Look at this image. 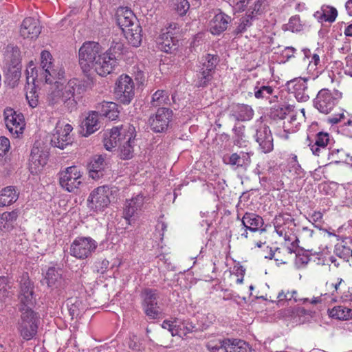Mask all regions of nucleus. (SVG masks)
Here are the masks:
<instances>
[{
  "label": "nucleus",
  "instance_id": "1",
  "mask_svg": "<svg viewBox=\"0 0 352 352\" xmlns=\"http://www.w3.org/2000/svg\"><path fill=\"white\" fill-rule=\"evenodd\" d=\"M72 129L69 124H65L63 129L56 126L55 132L45 137V142L41 140L34 142L29 162V170L31 174H38L46 165L50 154L49 144L64 149L66 146L72 143L70 133Z\"/></svg>",
  "mask_w": 352,
  "mask_h": 352
},
{
  "label": "nucleus",
  "instance_id": "2",
  "mask_svg": "<svg viewBox=\"0 0 352 352\" xmlns=\"http://www.w3.org/2000/svg\"><path fill=\"white\" fill-rule=\"evenodd\" d=\"M113 64L114 60L111 58L107 60L98 43L85 42L79 50V65L82 72L88 77L91 69L102 76L109 74L112 72Z\"/></svg>",
  "mask_w": 352,
  "mask_h": 352
},
{
  "label": "nucleus",
  "instance_id": "3",
  "mask_svg": "<svg viewBox=\"0 0 352 352\" xmlns=\"http://www.w3.org/2000/svg\"><path fill=\"white\" fill-rule=\"evenodd\" d=\"M36 304L33 283L28 278L23 282V340L32 339L37 333L40 323L38 313L32 309Z\"/></svg>",
  "mask_w": 352,
  "mask_h": 352
},
{
  "label": "nucleus",
  "instance_id": "4",
  "mask_svg": "<svg viewBox=\"0 0 352 352\" xmlns=\"http://www.w3.org/2000/svg\"><path fill=\"white\" fill-rule=\"evenodd\" d=\"M81 89L80 81L76 78L71 79L63 87L62 84L53 85L49 89L47 101L50 105H54L62 101L70 111L76 108L77 101L74 99L76 93L80 94Z\"/></svg>",
  "mask_w": 352,
  "mask_h": 352
},
{
  "label": "nucleus",
  "instance_id": "5",
  "mask_svg": "<svg viewBox=\"0 0 352 352\" xmlns=\"http://www.w3.org/2000/svg\"><path fill=\"white\" fill-rule=\"evenodd\" d=\"M6 59L8 67L6 78L8 85L14 87L19 82L22 68V56L19 47L8 45L6 49Z\"/></svg>",
  "mask_w": 352,
  "mask_h": 352
},
{
  "label": "nucleus",
  "instance_id": "6",
  "mask_svg": "<svg viewBox=\"0 0 352 352\" xmlns=\"http://www.w3.org/2000/svg\"><path fill=\"white\" fill-rule=\"evenodd\" d=\"M340 96L341 94L322 89L318 91L314 99V105L320 113L328 114L338 104Z\"/></svg>",
  "mask_w": 352,
  "mask_h": 352
},
{
  "label": "nucleus",
  "instance_id": "7",
  "mask_svg": "<svg viewBox=\"0 0 352 352\" xmlns=\"http://www.w3.org/2000/svg\"><path fill=\"white\" fill-rule=\"evenodd\" d=\"M135 86L132 78L128 75H122L116 82V98L119 102L129 104L135 95Z\"/></svg>",
  "mask_w": 352,
  "mask_h": 352
},
{
  "label": "nucleus",
  "instance_id": "8",
  "mask_svg": "<svg viewBox=\"0 0 352 352\" xmlns=\"http://www.w3.org/2000/svg\"><path fill=\"white\" fill-rule=\"evenodd\" d=\"M97 246L96 241L91 237H78L70 245V254L77 258L85 259L91 255Z\"/></svg>",
  "mask_w": 352,
  "mask_h": 352
},
{
  "label": "nucleus",
  "instance_id": "9",
  "mask_svg": "<svg viewBox=\"0 0 352 352\" xmlns=\"http://www.w3.org/2000/svg\"><path fill=\"white\" fill-rule=\"evenodd\" d=\"M111 192L107 186H99L94 189L87 199L89 208L95 212L103 211L110 203L109 195Z\"/></svg>",
  "mask_w": 352,
  "mask_h": 352
},
{
  "label": "nucleus",
  "instance_id": "10",
  "mask_svg": "<svg viewBox=\"0 0 352 352\" xmlns=\"http://www.w3.org/2000/svg\"><path fill=\"white\" fill-rule=\"evenodd\" d=\"M81 178L82 174L78 168L75 166H69L60 173L59 184L65 190L74 192L82 183Z\"/></svg>",
  "mask_w": 352,
  "mask_h": 352
},
{
  "label": "nucleus",
  "instance_id": "11",
  "mask_svg": "<svg viewBox=\"0 0 352 352\" xmlns=\"http://www.w3.org/2000/svg\"><path fill=\"white\" fill-rule=\"evenodd\" d=\"M172 116V110L164 107L159 108L155 116L149 118L151 129L155 133L165 131L168 129Z\"/></svg>",
  "mask_w": 352,
  "mask_h": 352
},
{
  "label": "nucleus",
  "instance_id": "12",
  "mask_svg": "<svg viewBox=\"0 0 352 352\" xmlns=\"http://www.w3.org/2000/svg\"><path fill=\"white\" fill-rule=\"evenodd\" d=\"M3 115L7 129L14 138H19V135L22 134V125L21 124L22 118L21 115L17 114L13 109L10 107L5 109Z\"/></svg>",
  "mask_w": 352,
  "mask_h": 352
},
{
  "label": "nucleus",
  "instance_id": "13",
  "mask_svg": "<svg viewBox=\"0 0 352 352\" xmlns=\"http://www.w3.org/2000/svg\"><path fill=\"white\" fill-rule=\"evenodd\" d=\"M288 85L293 86L295 97L298 102H306L315 94V91L308 86L305 78H295L289 81Z\"/></svg>",
  "mask_w": 352,
  "mask_h": 352
},
{
  "label": "nucleus",
  "instance_id": "14",
  "mask_svg": "<svg viewBox=\"0 0 352 352\" xmlns=\"http://www.w3.org/2000/svg\"><path fill=\"white\" fill-rule=\"evenodd\" d=\"M256 141L264 153H270L273 150V138L268 126L260 127L256 130Z\"/></svg>",
  "mask_w": 352,
  "mask_h": 352
},
{
  "label": "nucleus",
  "instance_id": "15",
  "mask_svg": "<svg viewBox=\"0 0 352 352\" xmlns=\"http://www.w3.org/2000/svg\"><path fill=\"white\" fill-rule=\"evenodd\" d=\"M99 116H100L99 109L89 113V115L81 124V133L83 136L87 137L100 129Z\"/></svg>",
  "mask_w": 352,
  "mask_h": 352
},
{
  "label": "nucleus",
  "instance_id": "16",
  "mask_svg": "<svg viewBox=\"0 0 352 352\" xmlns=\"http://www.w3.org/2000/svg\"><path fill=\"white\" fill-rule=\"evenodd\" d=\"M42 75L45 82L50 85L61 84L59 80L65 78V70L62 65H52L45 69Z\"/></svg>",
  "mask_w": 352,
  "mask_h": 352
},
{
  "label": "nucleus",
  "instance_id": "17",
  "mask_svg": "<svg viewBox=\"0 0 352 352\" xmlns=\"http://www.w3.org/2000/svg\"><path fill=\"white\" fill-rule=\"evenodd\" d=\"M329 134L326 132H319L316 134L315 142L311 146V150L314 155L316 156H326L328 151L327 146L329 144Z\"/></svg>",
  "mask_w": 352,
  "mask_h": 352
},
{
  "label": "nucleus",
  "instance_id": "18",
  "mask_svg": "<svg viewBox=\"0 0 352 352\" xmlns=\"http://www.w3.org/2000/svg\"><path fill=\"white\" fill-rule=\"evenodd\" d=\"M117 23L124 32L126 29L133 28L134 24H139V21L133 12L127 8H122L117 13Z\"/></svg>",
  "mask_w": 352,
  "mask_h": 352
},
{
  "label": "nucleus",
  "instance_id": "19",
  "mask_svg": "<svg viewBox=\"0 0 352 352\" xmlns=\"http://www.w3.org/2000/svg\"><path fill=\"white\" fill-rule=\"evenodd\" d=\"M41 31L39 21L33 17H28L23 19V38H36Z\"/></svg>",
  "mask_w": 352,
  "mask_h": 352
},
{
  "label": "nucleus",
  "instance_id": "20",
  "mask_svg": "<svg viewBox=\"0 0 352 352\" xmlns=\"http://www.w3.org/2000/svg\"><path fill=\"white\" fill-rule=\"evenodd\" d=\"M230 17L227 14L220 12L217 14L210 23V32L214 35H219L224 32L227 28Z\"/></svg>",
  "mask_w": 352,
  "mask_h": 352
},
{
  "label": "nucleus",
  "instance_id": "21",
  "mask_svg": "<svg viewBox=\"0 0 352 352\" xmlns=\"http://www.w3.org/2000/svg\"><path fill=\"white\" fill-rule=\"evenodd\" d=\"M242 226L251 232H255L263 226L264 221L263 218L251 212H245L241 219Z\"/></svg>",
  "mask_w": 352,
  "mask_h": 352
},
{
  "label": "nucleus",
  "instance_id": "22",
  "mask_svg": "<svg viewBox=\"0 0 352 352\" xmlns=\"http://www.w3.org/2000/svg\"><path fill=\"white\" fill-rule=\"evenodd\" d=\"M160 49L166 53H173L179 47V40L170 32L163 33L159 38Z\"/></svg>",
  "mask_w": 352,
  "mask_h": 352
},
{
  "label": "nucleus",
  "instance_id": "23",
  "mask_svg": "<svg viewBox=\"0 0 352 352\" xmlns=\"http://www.w3.org/2000/svg\"><path fill=\"white\" fill-rule=\"evenodd\" d=\"M106 165V162L102 155L95 156L89 164V176L94 179L102 178L104 174Z\"/></svg>",
  "mask_w": 352,
  "mask_h": 352
},
{
  "label": "nucleus",
  "instance_id": "24",
  "mask_svg": "<svg viewBox=\"0 0 352 352\" xmlns=\"http://www.w3.org/2000/svg\"><path fill=\"white\" fill-rule=\"evenodd\" d=\"M144 204V198L142 195H138L131 199L126 200L124 214L126 219L129 220L138 210H141Z\"/></svg>",
  "mask_w": 352,
  "mask_h": 352
},
{
  "label": "nucleus",
  "instance_id": "25",
  "mask_svg": "<svg viewBox=\"0 0 352 352\" xmlns=\"http://www.w3.org/2000/svg\"><path fill=\"white\" fill-rule=\"evenodd\" d=\"M118 107V104L115 102L103 101L99 104L98 109H99L100 116L114 120L118 117L120 113Z\"/></svg>",
  "mask_w": 352,
  "mask_h": 352
},
{
  "label": "nucleus",
  "instance_id": "26",
  "mask_svg": "<svg viewBox=\"0 0 352 352\" xmlns=\"http://www.w3.org/2000/svg\"><path fill=\"white\" fill-rule=\"evenodd\" d=\"M129 43L133 47H138L142 42V28L140 24H134L133 28L123 32Z\"/></svg>",
  "mask_w": 352,
  "mask_h": 352
},
{
  "label": "nucleus",
  "instance_id": "27",
  "mask_svg": "<svg viewBox=\"0 0 352 352\" xmlns=\"http://www.w3.org/2000/svg\"><path fill=\"white\" fill-rule=\"evenodd\" d=\"M120 132L118 127L113 126L107 134L104 136V146L107 151H112L113 148L120 145L119 135Z\"/></svg>",
  "mask_w": 352,
  "mask_h": 352
},
{
  "label": "nucleus",
  "instance_id": "28",
  "mask_svg": "<svg viewBox=\"0 0 352 352\" xmlns=\"http://www.w3.org/2000/svg\"><path fill=\"white\" fill-rule=\"evenodd\" d=\"M45 280L48 287H60L63 281L61 270H57L54 267H50L46 272Z\"/></svg>",
  "mask_w": 352,
  "mask_h": 352
},
{
  "label": "nucleus",
  "instance_id": "29",
  "mask_svg": "<svg viewBox=\"0 0 352 352\" xmlns=\"http://www.w3.org/2000/svg\"><path fill=\"white\" fill-rule=\"evenodd\" d=\"M18 199V195L15 189L12 186H8L0 192V206H6L15 202Z\"/></svg>",
  "mask_w": 352,
  "mask_h": 352
},
{
  "label": "nucleus",
  "instance_id": "30",
  "mask_svg": "<svg viewBox=\"0 0 352 352\" xmlns=\"http://www.w3.org/2000/svg\"><path fill=\"white\" fill-rule=\"evenodd\" d=\"M294 106L291 104H278L271 109L270 117L274 120H283L286 118L287 115L292 113Z\"/></svg>",
  "mask_w": 352,
  "mask_h": 352
},
{
  "label": "nucleus",
  "instance_id": "31",
  "mask_svg": "<svg viewBox=\"0 0 352 352\" xmlns=\"http://www.w3.org/2000/svg\"><path fill=\"white\" fill-rule=\"evenodd\" d=\"M19 212L13 210L12 212H6L0 215V230H10L13 228L14 222L16 221Z\"/></svg>",
  "mask_w": 352,
  "mask_h": 352
},
{
  "label": "nucleus",
  "instance_id": "32",
  "mask_svg": "<svg viewBox=\"0 0 352 352\" xmlns=\"http://www.w3.org/2000/svg\"><path fill=\"white\" fill-rule=\"evenodd\" d=\"M253 114V110L250 106L240 104L236 107L232 116L236 120L245 121L250 120Z\"/></svg>",
  "mask_w": 352,
  "mask_h": 352
},
{
  "label": "nucleus",
  "instance_id": "33",
  "mask_svg": "<svg viewBox=\"0 0 352 352\" xmlns=\"http://www.w3.org/2000/svg\"><path fill=\"white\" fill-rule=\"evenodd\" d=\"M329 316L338 320H346L352 318V309L342 306H336L329 310Z\"/></svg>",
  "mask_w": 352,
  "mask_h": 352
},
{
  "label": "nucleus",
  "instance_id": "34",
  "mask_svg": "<svg viewBox=\"0 0 352 352\" xmlns=\"http://www.w3.org/2000/svg\"><path fill=\"white\" fill-rule=\"evenodd\" d=\"M134 140L128 138L127 140L120 144V158L124 160L131 159L133 157Z\"/></svg>",
  "mask_w": 352,
  "mask_h": 352
},
{
  "label": "nucleus",
  "instance_id": "35",
  "mask_svg": "<svg viewBox=\"0 0 352 352\" xmlns=\"http://www.w3.org/2000/svg\"><path fill=\"white\" fill-rule=\"evenodd\" d=\"M124 45L121 42H113L111 45L109 50L104 53L107 60L111 58L114 60V64L112 65V70L117 65V57L122 53Z\"/></svg>",
  "mask_w": 352,
  "mask_h": 352
},
{
  "label": "nucleus",
  "instance_id": "36",
  "mask_svg": "<svg viewBox=\"0 0 352 352\" xmlns=\"http://www.w3.org/2000/svg\"><path fill=\"white\" fill-rule=\"evenodd\" d=\"M218 63V56L208 54L202 59L201 68L214 74L215 73V68Z\"/></svg>",
  "mask_w": 352,
  "mask_h": 352
},
{
  "label": "nucleus",
  "instance_id": "37",
  "mask_svg": "<svg viewBox=\"0 0 352 352\" xmlns=\"http://www.w3.org/2000/svg\"><path fill=\"white\" fill-rule=\"evenodd\" d=\"M116 127L118 128L121 133L120 135H119L120 139H118L120 144H122V142L127 140L128 138H131V139H135L136 136L135 129L133 125L126 124L116 126Z\"/></svg>",
  "mask_w": 352,
  "mask_h": 352
},
{
  "label": "nucleus",
  "instance_id": "38",
  "mask_svg": "<svg viewBox=\"0 0 352 352\" xmlns=\"http://www.w3.org/2000/svg\"><path fill=\"white\" fill-rule=\"evenodd\" d=\"M213 74L202 69L200 67L199 70L197 72V80L195 86L197 87H205L208 86V83L213 78Z\"/></svg>",
  "mask_w": 352,
  "mask_h": 352
},
{
  "label": "nucleus",
  "instance_id": "39",
  "mask_svg": "<svg viewBox=\"0 0 352 352\" xmlns=\"http://www.w3.org/2000/svg\"><path fill=\"white\" fill-rule=\"evenodd\" d=\"M208 348L211 352H230L232 349V340L225 339L219 340L214 344H208Z\"/></svg>",
  "mask_w": 352,
  "mask_h": 352
},
{
  "label": "nucleus",
  "instance_id": "40",
  "mask_svg": "<svg viewBox=\"0 0 352 352\" xmlns=\"http://www.w3.org/2000/svg\"><path fill=\"white\" fill-rule=\"evenodd\" d=\"M168 92L164 90H157L153 94L151 104L153 107H157L168 104Z\"/></svg>",
  "mask_w": 352,
  "mask_h": 352
},
{
  "label": "nucleus",
  "instance_id": "41",
  "mask_svg": "<svg viewBox=\"0 0 352 352\" xmlns=\"http://www.w3.org/2000/svg\"><path fill=\"white\" fill-rule=\"evenodd\" d=\"M327 150L326 155L327 156V160L331 162L337 164L344 160V153L343 149L329 147Z\"/></svg>",
  "mask_w": 352,
  "mask_h": 352
},
{
  "label": "nucleus",
  "instance_id": "42",
  "mask_svg": "<svg viewBox=\"0 0 352 352\" xmlns=\"http://www.w3.org/2000/svg\"><path fill=\"white\" fill-rule=\"evenodd\" d=\"M255 19V15L249 14L247 13L246 16L242 17L240 21L239 25L235 30V34H239L246 31L248 28L252 25V21Z\"/></svg>",
  "mask_w": 352,
  "mask_h": 352
},
{
  "label": "nucleus",
  "instance_id": "43",
  "mask_svg": "<svg viewBox=\"0 0 352 352\" xmlns=\"http://www.w3.org/2000/svg\"><path fill=\"white\" fill-rule=\"evenodd\" d=\"M144 302L143 305L145 306H155L157 305V292L156 290L151 289H145L143 292Z\"/></svg>",
  "mask_w": 352,
  "mask_h": 352
},
{
  "label": "nucleus",
  "instance_id": "44",
  "mask_svg": "<svg viewBox=\"0 0 352 352\" xmlns=\"http://www.w3.org/2000/svg\"><path fill=\"white\" fill-rule=\"evenodd\" d=\"M230 352H253L248 344L242 340L237 339L232 340V349Z\"/></svg>",
  "mask_w": 352,
  "mask_h": 352
},
{
  "label": "nucleus",
  "instance_id": "45",
  "mask_svg": "<svg viewBox=\"0 0 352 352\" xmlns=\"http://www.w3.org/2000/svg\"><path fill=\"white\" fill-rule=\"evenodd\" d=\"M274 89L270 86L256 87L254 89V96L258 99H268L273 94Z\"/></svg>",
  "mask_w": 352,
  "mask_h": 352
},
{
  "label": "nucleus",
  "instance_id": "46",
  "mask_svg": "<svg viewBox=\"0 0 352 352\" xmlns=\"http://www.w3.org/2000/svg\"><path fill=\"white\" fill-rule=\"evenodd\" d=\"M322 10L323 12L322 16L325 21L330 23L335 21L338 16V12L335 8L329 6H323Z\"/></svg>",
  "mask_w": 352,
  "mask_h": 352
},
{
  "label": "nucleus",
  "instance_id": "47",
  "mask_svg": "<svg viewBox=\"0 0 352 352\" xmlns=\"http://www.w3.org/2000/svg\"><path fill=\"white\" fill-rule=\"evenodd\" d=\"M302 26L300 17L295 15L290 18L289 23L286 25V29L292 32H300L302 30Z\"/></svg>",
  "mask_w": 352,
  "mask_h": 352
},
{
  "label": "nucleus",
  "instance_id": "48",
  "mask_svg": "<svg viewBox=\"0 0 352 352\" xmlns=\"http://www.w3.org/2000/svg\"><path fill=\"white\" fill-rule=\"evenodd\" d=\"M267 5L266 0H255L254 1V6H250L248 13L249 14L255 15L261 14Z\"/></svg>",
  "mask_w": 352,
  "mask_h": 352
},
{
  "label": "nucleus",
  "instance_id": "49",
  "mask_svg": "<svg viewBox=\"0 0 352 352\" xmlns=\"http://www.w3.org/2000/svg\"><path fill=\"white\" fill-rule=\"evenodd\" d=\"M11 287L8 284V280L5 276L0 277V302L3 301L6 297L9 296L11 292L9 289Z\"/></svg>",
  "mask_w": 352,
  "mask_h": 352
},
{
  "label": "nucleus",
  "instance_id": "50",
  "mask_svg": "<svg viewBox=\"0 0 352 352\" xmlns=\"http://www.w3.org/2000/svg\"><path fill=\"white\" fill-rule=\"evenodd\" d=\"M80 302L77 300L75 302H68L67 303V311L72 320L76 318L80 314Z\"/></svg>",
  "mask_w": 352,
  "mask_h": 352
},
{
  "label": "nucleus",
  "instance_id": "51",
  "mask_svg": "<svg viewBox=\"0 0 352 352\" xmlns=\"http://www.w3.org/2000/svg\"><path fill=\"white\" fill-rule=\"evenodd\" d=\"M336 253L339 257L342 258L346 261H349V258H352V250L345 245L337 246Z\"/></svg>",
  "mask_w": 352,
  "mask_h": 352
},
{
  "label": "nucleus",
  "instance_id": "52",
  "mask_svg": "<svg viewBox=\"0 0 352 352\" xmlns=\"http://www.w3.org/2000/svg\"><path fill=\"white\" fill-rule=\"evenodd\" d=\"M243 162H242L238 153H234L230 156L227 164H230V166H235V169L242 168L243 170H246Z\"/></svg>",
  "mask_w": 352,
  "mask_h": 352
},
{
  "label": "nucleus",
  "instance_id": "53",
  "mask_svg": "<svg viewBox=\"0 0 352 352\" xmlns=\"http://www.w3.org/2000/svg\"><path fill=\"white\" fill-rule=\"evenodd\" d=\"M41 65L43 70L54 64L52 61V56L48 51H43L41 54Z\"/></svg>",
  "mask_w": 352,
  "mask_h": 352
},
{
  "label": "nucleus",
  "instance_id": "54",
  "mask_svg": "<svg viewBox=\"0 0 352 352\" xmlns=\"http://www.w3.org/2000/svg\"><path fill=\"white\" fill-rule=\"evenodd\" d=\"M175 10L180 16H184L190 8L188 0H176Z\"/></svg>",
  "mask_w": 352,
  "mask_h": 352
},
{
  "label": "nucleus",
  "instance_id": "55",
  "mask_svg": "<svg viewBox=\"0 0 352 352\" xmlns=\"http://www.w3.org/2000/svg\"><path fill=\"white\" fill-rule=\"evenodd\" d=\"M144 313L150 319H156L160 318V311L157 305L144 307Z\"/></svg>",
  "mask_w": 352,
  "mask_h": 352
},
{
  "label": "nucleus",
  "instance_id": "56",
  "mask_svg": "<svg viewBox=\"0 0 352 352\" xmlns=\"http://www.w3.org/2000/svg\"><path fill=\"white\" fill-rule=\"evenodd\" d=\"M280 314L286 318H295L297 317L296 307H289L280 311Z\"/></svg>",
  "mask_w": 352,
  "mask_h": 352
},
{
  "label": "nucleus",
  "instance_id": "57",
  "mask_svg": "<svg viewBox=\"0 0 352 352\" xmlns=\"http://www.w3.org/2000/svg\"><path fill=\"white\" fill-rule=\"evenodd\" d=\"M10 141L6 137L0 138V157H3L9 150Z\"/></svg>",
  "mask_w": 352,
  "mask_h": 352
},
{
  "label": "nucleus",
  "instance_id": "58",
  "mask_svg": "<svg viewBox=\"0 0 352 352\" xmlns=\"http://www.w3.org/2000/svg\"><path fill=\"white\" fill-rule=\"evenodd\" d=\"M296 263L306 265L310 261L309 255L306 252L300 253L299 251L296 253Z\"/></svg>",
  "mask_w": 352,
  "mask_h": 352
},
{
  "label": "nucleus",
  "instance_id": "59",
  "mask_svg": "<svg viewBox=\"0 0 352 352\" xmlns=\"http://www.w3.org/2000/svg\"><path fill=\"white\" fill-rule=\"evenodd\" d=\"M35 92H32V91L30 93H27L25 95L26 100L28 102L30 107L34 108L38 104V99L36 96H34Z\"/></svg>",
  "mask_w": 352,
  "mask_h": 352
},
{
  "label": "nucleus",
  "instance_id": "60",
  "mask_svg": "<svg viewBox=\"0 0 352 352\" xmlns=\"http://www.w3.org/2000/svg\"><path fill=\"white\" fill-rule=\"evenodd\" d=\"M242 162H243V164L245 165V168H248V166L250 165L251 162L250 159V155L249 153H245V152H241L239 154H238Z\"/></svg>",
  "mask_w": 352,
  "mask_h": 352
},
{
  "label": "nucleus",
  "instance_id": "61",
  "mask_svg": "<svg viewBox=\"0 0 352 352\" xmlns=\"http://www.w3.org/2000/svg\"><path fill=\"white\" fill-rule=\"evenodd\" d=\"M183 327L184 329H186L187 333L196 331L198 329V328L196 327V324L190 321L184 322Z\"/></svg>",
  "mask_w": 352,
  "mask_h": 352
},
{
  "label": "nucleus",
  "instance_id": "62",
  "mask_svg": "<svg viewBox=\"0 0 352 352\" xmlns=\"http://www.w3.org/2000/svg\"><path fill=\"white\" fill-rule=\"evenodd\" d=\"M276 223H278V221H285L287 222H294V219L289 214H285L282 215H279L276 219Z\"/></svg>",
  "mask_w": 352,
  "mask_h": 352
},
{
  "label": "nucleus",
  "instance_id": "63",
  "mask_svg": "<svg viewBox=\"0 0 352 352\" xmlns=\"http://www.w3.org/2000/svg\"><path fill=\"white\" fill-rule=\"evenodd\" d=\"M296 52V49L293 47H286L284 50L285 56L289 59L294 57V53Z\"/></svg>",
  "mask_w": 352,
  "mask_h": 352
},
{
  "label": "nucleus",
  "instance_id": "64",
  "mask_svg": "<svg viewBox=\"0 0 352 352\" xmlns=\"http://www.w3.org/2000/svg\"><path fill=\"white\" fill-rule=\"evenodd\" d=\"M297 317H301L305 315H310L311 311L305 309L303 307L296 306Z\"/></svg>",
  "mask_w": 352,
  "mask_h": 352
}]
</instances>
